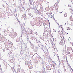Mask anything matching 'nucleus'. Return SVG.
<instances>
[{
	"label": "nucleus",
	"instance_id": "f257e3e1",
	"mask_svg": "<svg viewBox=\"0 0 73 73\" xmlns=\"http://www.w3.org/2000/svg\"><path fill=\"white\" fill-rule=\"evenodd\" d=\"M57 33L58 35H59L60 37H63V35H65V33H65V32H62V33L60 31L58 30L57 32Z\"/></svg>",
	"mask_w": 73,
	"mask_h": 73
},
{
	"label": "nucleus",
	"instance_id": "f03ea898",
	"mask_svg": "<svg viewBox=\"0 0 73 73\" xmlns=\"http://www.w3.org/2000/svg\"><path fill=\"white\" fill-rule=\"evenodd\" d=\"M60 45H64L65 44V41L63 39L61 40L60 41V42L59 43Z\"/></svg>",
	"mask_w": 73,
	"mask_h": 73
},
{
	"label": "nucleus",
	"instance_id": "7ed1b4c3",
	"mask_svg": "<svg viewBox=\"0 0 73 73\" xmlns=\"http://www.w3.org/2000/svg\"><path fill=\"white\" fill-rule=\"evenodd\" d=\"M70 19L71 21H72V23H73V15H71L70 17Z\"/></svg>",
	"mask_w": 73,
	"mask_h": 73
},
{
	"label": "nucleus",
	"instance_id": "20e7f679",
	"mask_svg": "<svg viewBox=\"0 0 73 73\" xmlns=\"http://www.w3.org/2000/svg\"><path fill=\"white\" fill-rule=\"evenodd\" d=\"M54 6L55 9H58V3H56L55 4Z\"/></svg>",
	"mask_w": 73,
	"mask_h": 73
},
{
	"label": "nucleus",
	"instance_id": "39448f33",
	"mask_svg": "<svg viewBox=\"0 0 73 73\" xmlns=\"http://www.w3.org/2000/svg\"><path fill=\"white\" fill-rule=\"evenodd\" d=\"M69 11H70V13L73 14V10H72V7H70L69 8Z\"/></svg>",
	"mask_w": 73,
	"mask_h": 73
},
{
	"label": "nucleus",
	"instance_id": "423d86ee",
	"mask_svg": "<svg viewBox=\"0 0 73 73\" xmlns=\"http://www.w3.org/2000/svg\"><path fill=\"white\" fill-rule=\"evenodd\" d=\"M29 69H32V68H33V66L32 64H31L29 66Z\"/></svg>",
	"mask_w": 73,
	"mask_h": 73
},
{
	"label": "nucleus",
	"instance_id": "0eeeda50",
	"mask_svg": "<svg viewBox=\"0 0 73 73\" xmlns=\"http://www.w3.org/2000/svg\"><path fill=\"white\" fill-rule=\"evenodd\" d=\"M16 41L17 42H19V41H20V38H18L16 39Z\"/></svg>",
	"mask_w": 73,
	"mask_h": 73
},
{
	"label": "nucleus",
	"instance_id": "6e6552de",
	"mask_svg": "<svg viewBox=\"0 0 73 73\" xmlns=\"http://www.w3.org/2000/svg\"><path fill=\"white\" fill-rule=\"evenodd\" d=\"M64 17H67L68 16L67 15V14L66 13H65L64 15Z\"/></svg>",
	"mask_w": 73,
	"mask_h": 73
},
{
	"label": "nucleus",
	"instance_id": "1a4fd4ad",
	"mask_svg": "<svg viewBox=\"0 0 73 73\" xmlns=\"http://www.w3.org/2000/svg\"><path fill=\"white\" fill-rule=\"evenodd\" d=\"M12 13H10L9 14V16H12Z\"/></svg>",
	"mask_w": 73,
	"mask_h": 73
},
{
	"label": "nucleus",
	"instance_id": "9d476101",
	"mask_svg": "<svg viewBox=\"0 0 73 73\" xmlns=\"http://www.w3.org/2000/svg\"><path fill=\"white\" fill-rule=\"evenodd\" d=\"M53 32H56V29H53Z\"/></svg>",
	"mask_w": 73,
	"mask_h": 73
},
{
	"label": "nucleus",
	"instance_id": "9b49d317",
	"mask_svg": "<svg viewBox=\"0 0 73 73\" xmlns=\"http://www.w3.org/2000/svg\"><path fill=\"white\" fill-rule=\"evenodd\" d=\"M67 30H70V28L69 27H68L67 28Z\"/></svg>",
	"mask_w": 73,
	"mask_h": 73
},
{
	"label": "nucleus",
	"instance_id": "f8f14e48",
	"mask_svg": "<svg viewBox=\"0 0 73 73\" xmlns=\"http://www.w3.org/2000/svg\"><path fill=\"white\" fill-rule=\"evenodd\" d=\"M60 0H58L57 1V2L58 3H60Z\"/></svg>",
	"mask_w": 73,
	"mask_h": 73
},
{
	"label": "nucleus",
	"instance_id": "ddd939ff",
	"mask_svg": "<svg viewBox=\"0 0 73 73\" xmlns=\"http://www.w3.org/2000/svg\"><path fill=\"white\" fill-rule=\"evenodd\" d=\"M52 50H55V48H54V47H53Z\"/></svg>",
	"mask_w": 73,
	"mask_h": 73
},
{
	"label": "nucleus",
	"instance_id": "4468645a",
	"mask_svg": "<svg viewBox=\"0 0 73 73\" xmlns=\"http://www.w3.org/2000/svg\"><path fill=\"white\" fill-rule=\"evenodd\" d=\"M60 27H61L62 29V30H63V29H64V28H63V27H62L61 26Z\"/></svg>",
	"mask_w": 73,
	"mask_h": 73
},
{
	"label": "nucleus",
	"instance_id": "2eb2a0df",
	"mask_svg": "<svg viewBox=\"0 0 73 73\" xmlns=\"http://www.w3.org/2000/svg\"><path fill=\"white\" fill-rule=\"evenodd\" d=\"M52 45L53 46H55V44H53Z\"/></svg>",
	"mask_w": 73,
	"mask_h": 73
},
{
	"label": "nucleus",
	"instance_id": "dca6fc26",
	"mask_svg": "<svg viewBox=\"0 0 73 73\" xmlns=\"http://www.w3.org/2000/svg\"><path fill=\"white\" fill-rule=\"evenodd\" d=\"M53 73H56V71H53Z\"/></svg>",
	"mask_w": 73,
	"mask_h": 73
},
{
	"label": "nucleus",
	"instance_id": "f3484780",
	"mask_svg": "<svg viewBox=\"0 0 73 73\" xmlns=\"http://www.w3.org/2000/svg\"><path fill=\"white\" fill-rule=\"evenodd\" d=\"M49 66H48L46 67V68H49Z\"/></svg>",
	"mask_w": 73,
	"mask_h": 73
},
{
	"label": "nucleus",
	"instance_id": "a211bd4d",
	"mask_svg": "<svg viewBox=\"0 0 73 73\" xmlns=\"http://www.w3.org/2000/svg\"><path fill=\"white\" fill-rule=\"evenodd\" d=\"M60 13H62V12H60Z\"/></svg>",
	"mask_w": 73,
	"mask_h": 73
},
{
	"label": "nucleus",
	"instance_id": "6ab92c4d",
	"mask_svg": "<svg viewBox=\"0 0 73 73\" xmlns=\"http://www.w3.org/2000/svg\"><path fill=\"white\" fill-rule=\"evenodd\" d=\"M71 73H73V71Z\"/></svg>",
	"mask_w": 73,
	"mask_h": 73
},
{
	"label": "nucleus",
	"instance_id": "aec40b11",
	"mask_svg": "<svg viewBox=\"0 0 73 73\" xmlns=\"http://www.w3.org/2000/svg\"><path fill=\"white\" fill-rule=\"evenodd\" d=\"M65 48H66V47H65Z\"/></svg>",
	"mask_w": 73,
	"mask_h": 73
},
{
	"label": "nucleus",
	"instance_id": "412c9836",
	"mask_svg": "<svg viewBox=\"0 0 73 73\" xmlns=\"http://www.w3.org/2000/svg\"><path fill=\"white\" fill-rule=\"evenodd\" d=\"M48 69H49V68H48Z\"/></svg>",
	"mask_w": 73,
	"mask_h": 73
}]
</instances>
